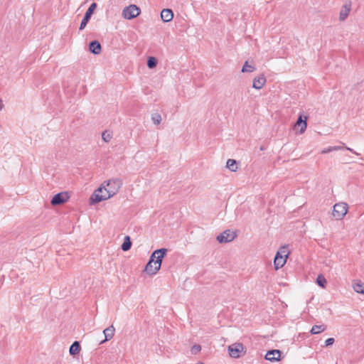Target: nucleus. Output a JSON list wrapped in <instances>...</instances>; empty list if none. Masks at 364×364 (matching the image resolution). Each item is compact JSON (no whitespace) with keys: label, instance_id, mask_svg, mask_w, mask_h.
<instances>
[{"label":"nucleus","instance_id":"393cba45","mask_svg":"<svg viewBox=\"0 0 364 364\" xmlns=\"http://www.w3.org/2000/svg\"><path fill=\"white\" fill-rule=\"evenodd\" d=\"M157 60L154 57H150L148 59L147 65L149 68H153L156 65Z\"/></svg>","mask_w":364,"mask_h":364},{"label":"nucleus","instance_id":"1a4fd4ad","mask_svg":"<svg viewBox=\"0 0 364 364\" xmlns=\"http://www.w3.org/2000/svg\"><path fill=\"white\" fill-rule=\"evenodd\" d=\"M97 7V4L95 3H92L88 9L87 10L85 16L80 23V29L82 30L87 25V22L89 21L92 14H93L95 9Z\"/></svg>","mask_w":364,"mask_h":364},{"label":"nucleus","instance_id":"aec40b11","mask_svg":"<svg viewBox=\"0 0 364 364\" xmlns=\"http://www.w3.org/2000/svg\"><path fill=\"white\" fill-rule=\"evenodd\" d=\"M353 288L355 292L364 294V285L361 282H355L353 284Z\"/></svg>","mask_w":364,"mask_h":364},{"label":"nucleus","instance_id":"ddd939ff","mask_svg":"<svg viewBox=\"0 0 364 364\" xmlns=\"http://www.w3.org/2000/svg\"><path fill=\"white\" fill-rule=\"evenodd\" d=\"M173 18V14L171 9H164L161 12V18L164 22H169Z\"/></svg>","mask_w":364,"mask_h":364},{"label":"nucleus","instance_id":"0eeeda50","mask_svg":"<svg viewBox=\"0 0 364 364\" xmlns=\"http://www.w3.org/2000/svg\"><path fill=\"white\" fill-rule=\"evenodd\" d=\"M237 237V233L230 230H226L217 236V240L220 243L230 242Z\"/></svg>","mask_w":364,"mask_h":364},{"label":"nucleus","instance_id":"a878e982","mask_svg":"<svg viewBox=\"0 0 364 364\" xmlns=\"http://www.w3.org/2000/svg\"><path fill=\"white\" fill-rule=\"evenodd\" d=\"M162 120L161 115H152L151 117V121L156 125H159Z\"/></svg>","mask_w":364,"mask_h":364},{"label":"nucleus","instance_id":"a211bd4d","mask_svg":"<svg viewBox=\"0 0 364 364\" xmlns=\"http://www.w3.org/2000/svg\"><path fill=\"white\" fill-rule=\"evenodd\" d=\"M326 329L325 325H314L312 326L310 332L311 334H318L323 332Z\"/></svg>","mask_w":364,"mask_h":364},{"label":"nucleus","instance_id":"7c9ffc66","mask_svg":"<svg viewBox=\"0 0 364 364\" xmlns=\"http://www.w3.org/2000/svg\"><path fill=\"white\" fill-rule=\"evenodd\" d=\"M346 149L347 150H349L350 151L353 152V154H356V155H358L359 154H358L356 151H355L354 150H353L352 149L350 148H348V147H346Z\"/></svg>","mask_w":364,"mask_h":364},{"label":"nucleus","instance_id":"f257e3e1","mask_svg":"<svg viewBox=\"0 0 364 364\" xmlns=\"http://www.w3.org/2000/svg\"><path fill=\"white\" fill-rule=\"evenodd\" d=\"M121 186L122 181L119 178H112L105 181L100 187L95 191L90 200L92 203H97L107 200L116 195Z\"/></svg>","mask_w":364,"mask_h":364},{"label":"nucleus","instance_id":"f03ea898","mask_svg":"<svg viewBox=\"0 0 364 364\" xmlns=\"http://www.w3.org/2000/svg\"><path fill=\"white\" fill-rule=\"evenodd\" d=\"M167 252V249L161 248L155 250L151 255L149 261L145 267V272L151 275L155 274L160 269L162 259Z\"/></svg>","mask_w":364,"mask_h":364},{"label":"nucleus","instance_id":"9b49d317","mask_svg":"<svg viewBox=\"0 0 364 364\" xmlns=\"http://www.w3.org/2000/svg\"><path fill=\"white\" fill-rule=\"evenodd\" d=\"M281 351L279 350H271L267 351L265 359L269 361H278L280 360Z\"/></svg>","mask_w":364,"mask_h":364},{"label":"nucleus","instance_id":"4be33fe9","mask_svg":"<svg viewBox=\"0 0 364 364\" xmlns=\"http://www.w3.org/2000/svg\"><path fill=\"white\" fill-rule=\"evenodd\" d=\"M316 284L321 287L325 288L327 284V281L322 274H319L316 278Z\"/></svg>","mask_w":364,"mask_h":364},{"label":"nucleus","instance_id":"2eb2a0df","mask_svg":"<svg viewBox=\"0 0 364 364\" xmlns=\"http://www.w3.org/2000/svg\"><path fill=\"white\" fill-rule=\"evenodd\" d=\"M101 45L100 43L97 41H92L90 43V50L94 54H99L101 52Z\"/></svg>","mask_w":364,"mask_h":364},{"label":"nucleus","instance_id":"f3484780","mask_svg":"<svg viewBox=\"0 0 364 364\" xmlns=\"http://www.w3.org/2000/svg\"><path fill=\"white\" fill-rule=\"evenodd\" d=\"M80 351V346L78 341H75L71 346L70 347V354L72 355H75L78 354Z\"/></svg>","mask_w":364,"mask_h":364},{"label":"nucleus","instance_id":"20e7f679","mask_svg":"<svg viewBox=\"0 0 364 364\" xmlns=\"http://www.w3.org/2000/svg\"><path fill=\"white\" fill-rule=\"evenodd\" d=\"M348 206L346 203H338L333 205V216L336 220H342L348 213Z\"/></svg>","mask_w":364,"mask_h":364},{"label":"nucleus","instance_id":"dca6fc26","mask_svg":"<svg viewBox=\"0 0 364 364\" xmlns=\"http://www.w3.org/2000/svg\"><path fill=\"white\" fill-rule=\"evenodd\" d=\"M350 6L347 5V4L344 5L340 11V16H339L340 20L341 21L345 20L348 17V16L350 13Z\"/></svg>","mask_w":364,"mask_h":364},{"label":"nucleus","instance_id":"f8f14e48","mask_svg":"<svg viewBox=\"0 0 364 364\" xmlns=\"http://www.w3.org/2000/svg\"><path fill=\"white\" fill-rule=\"evenodd\" d=\"M265 83H266L265 77L263 75H260L254 78L252 87L255 89L260 90L264 87Z\"/></svg>","mask_w":364,"mask_h":364},{"label":"nucleus","instance_id":"473e14b6","mask_svg":"<svg viewBox=\"0 0 364 364\" xmlns=\"http://www.w3.org/2000/svg\"><path fill=\"white\" fill-rule=\"evenodd\" d=\"M197 364H204L203 362H198Z\"/></svg>","mask_w":364,"mask_h":364},{"label":"nucleus","instance_id":"4468645a","mask_svg":"<svg viewBox=\"0 0 364 364\" xmlns=\"http://www.w3.org/2000/svg\"><path fill=\"white\" fill-rule=\"evenodd\" d=\"M114 331H115V329L113 326H110L109 327L105 328L103 331V333L105 335V338L101 343H103V342H105L107 341L112 339L114 336Z\"/></svg>","mask_w":364,"mask_h":364},{"label":"nucleus","instance_id":"6e6552de","mask_svg":"<svg viewBox=\"0 0 364 364\" xmlns=\"http://www.w3.org/2000/svg\"><path fill=\"white\" fill-rule=\"evenodd\" d=\"M244 347L242 343H235L228 346L229 355L230 357L237 358L243 351Z\"/></svg>","mask_w":364,"mask_h":364},{"label":"nucleus","instance_id":"c756f323","mask_svg":"<svg viewBox=\"0 0 364 364\" xmlns=\"http://www.w3.org/2000/svg\"><path fill=\"white\" fill-rule=\"evenodd\" d=\"M332 148V151H338V150H341L343 149L342 146H331Z\"/></svg>","mask_w":364,"mask_h":364},{"label":"nucleus","instance_id":"7ed1b4c3","mask_svg":"<svg viewBox=\"0 0 364 364\" xmlns=\"http://www.w3.org/2000/svg\"><path fill=\"white\" fill-rule=\"evenodd\" d=\"M289 254L290 252L288 250V247L287 245H284L279 249L274 259V265L276 270L284 267Z\"/></svg>","mask_w":364,"mask_h":364},{"label":"nucleus","instance_id":"9d476101","mask_svg":"<svg viewBox=\"0 0 364 364\" xmlns=\"http://www.w3.org/2000/svg\"><path fill=\"white\" fill-rule=\"evenodd\" d=\"M68 200V196H67L66 193H59L58 194H55L52 200H51V204L53 205H58L65 203Z\"/></svg>","mask_w":364,"mask_h":364},{"label":"nucleus","instance_id":"2f4dec72","mask_svg":"<svg viewBox=\"0 0 364 364\" xmlns=\"http://www.w3.org/2000/svg\"><path fill=\"white\" fill-rule=\"evenodd\" d=\"M4 107V104L0 102V111L2 109V108Z\"/></svg>","mask_w":364,"mask_h":364},{"label":"nucleus","instance_id":"423d86ee","mask_svg":"<svg viewBox=\"0 0 364 364\" xmlns=\"http://www.w3.org/2000/svg\"><path fill=\"white\" fill-rule=\"evenodd\" d=\"M141 13L140 9L136 5H130L122 11V16L126 19H132L138 16Z\"/></svg>","mask_w":364,"mask_h":364},{"label":"nucleus","instance_id":"412c9836","mask_svg":"<svg viewBox=\"0 0 364 364\" xmlns=\"http://www.w3.org/2000/svg\"><path fill=\"white\" fill-rule=\"evenodd\" d=\"M132 246V242L129 236H126L122 245V250L123 251H128Z\"/></svg>","mask_w":364,"mask_h":364},{"label":"nucleus","instance_id":"c85d7f7f","mask_svg":"<svg viewBox=\"0 0 364 364\" xmlns=\"http://www.w3.org/2000/svg\"><path fill=\"white\" fill-rule=\"evenodd\" d=\"M332 151V148L331 146H329L326 149H324L321 151V154H327V153H329V152H331Z\"/></svg>","mask_w":364,"mask_h":364},{"label":"nucleus","instance_id":"cd10ccee","mask_svg":"<svg viewBox=\"0 0 364 364\" xmlns=\"http://www.w3.org/2000/svg\"><path fill=\"white\" fill-rule=\"evenodd\" d=\"M335 340L333 338H329L326 340L325 343L326 346H331L334 343Z\"/></svg>","mask_w":364,"mask_h":364},{"label":"nucleus","instance_id":"b1692460","mask_svg":"<svg viewBox=\"0 0 364 364\" xmlns=\"http://www.w3.org/2000/svg\"><path fill=\"white\" fill-rule=\"evenodd\" d=\"M102 138L105 142L108 143L112 139V134L109 131H105L102 133Z\"/></svg>","mask_w":364,"mask_h":364},{"label":"nucleus","instance_id":"39448f33","mask_svg":"<svg viewBox=\"0 0 364 364\" xmlns=\"http://www.w3.org/2000/svg\"><path fill=\"white\" fill-rule=\"evenodd\" d=\"M307 115H299L298 119L293 127V130L294 131L295 134H301L305 132L307 127Z\"/></svg>","mask_w":364,"mask_h":364},{"label":"nucleus","instance_id":"72a5a7b5","mask_svg":"<svg viewBox=\"0 0 364 364\" xmlns=\"http://www.w3.org/2000/svg\"><path fill=\"white\" fill-rule=\"evenodd\" d=\"M100 194H105V191H103L102 193H100Z\"/></svg>","mask_w":364,"mask_h":364},{"label":"nucleus","instance_id":"6ab92c4d","mask_svg":"<svg viewBox=\"0 0 364 364\" xmlns=\"http://www.w3.org/2000/svg\"><path fill=\"white\" fill-rule=\"evenodd\" d=\"M226 167L232 172H235L238 168L237 161L231 159L227 161Z\"/></svg>","mask_w":364,"mask_h":364},{"label":"nucleus","instance_id":"5701e85b","mask_svg":"<svg viewBox=\"0 0 364 364\" xmlns=\"http://www.w3.org/2000/svg\"><path fill=\"white\" fill-rule=\"evenodd\" d=\"M255 70V68L252 65H249L248 62L246 61L242 67V73H252Z\"/></svg>","mask_w":364,"mask_h":364},{"label":"nucleus","instance_id":"bb28decb","mask_svg":"<svg viewBox=\"0 0 364 364\" xmlns=\"http://www.w3.org/2000/svg\"><path fill=\"white\" fill-rule=\"evenodd\" d=\"M201 350V346L198 344H196L192 346L191 352L193 355H196Z\"/></svg>","mask_w":364,"mask_h":364}]
</instances>
